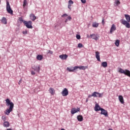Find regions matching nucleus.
Here are the masks:
<instances>
[{
    "label": "nucleus",
    "instance_id": "obj_48",
    "mask_svg": "<svg viewBox=\"0 0 130 130\" xmlns=\"http://www.w3.org/2000/svg\"><path fill=\"white\" fill-rule=\"evenodd\" d=\"M87 38H89V37H90L89 36V35H87Z\"/></svg>",
    "mask_w": 130,
    "mask_h": 130
},
{
    "label": "nucleus",
    "instance_id": "obj_5",
    "mask_svg": "<svg viewBox=\"0 0 130 130\" xmlns=\"http://www.w3.org/2000/svg\"><path fill=\"white\" fill-rule=\"evenodd\" d=\"M92 96L94 98L99 97V98H101V97H103V93H99L96 91H94L92 93Z\"/></svg>",
    "mask_w": 130,
    "mask_h": 130
},
{
    "label": "nucleus",
    "instance_id": "obj_27",
    "mask_svg": "<svg viewBox=\"0 0 130 130\" xmlns=\"http://www.w3.org/2000/svg\"><path fill=\"white\" fill-rule=\"evenodd\" d=\"M50 93H51L52 95H53L54 94V89L52 88H50L49 90Z\"/></svg>",
    "mask_w": 130,
    "mask_h": 130
},
{
    "label": "nucleus",
    "instance_id": "obj_37",
    "mask_svg": "<svg viewBox=\"0 0 130 130\" xmlns=\"http://www.w3.org/2000/svg\"><path fill=\"white\" fill-rule=\"evenodd\" d=\"M23 34H24V35H26V34H27L28 33V32L27 31V30H25V31H23L22 32Z\"/></svg>",
    "mask_w": 130,
    "mask_h": 130
},
{
    "label": "nucleus",
    "instance_id": "obj_49",
    "mask_svg": "<svg viewBox=\"0 0 130 130\" xmlns=\"http://www.w3.org/2000/svg\"><path fill=\"white\" fill-rule=\"evenodd\" d=\"M0 3H1V0H0Z\"/></svg>",
    "mask_w": 130,
    "mask_h": 130
},
{
    "label": "nucleus",
    "instance_id": "obj_30",
    "mask_svg": "<svg viewBox=\"0 0 130 130\" xmlns=\"http://www.w3.org/2000/svg\"><path fill=\"white\" fill-rule=\"evenodd\" d=\"M19 20L20 22H22L23 23H24V22H26V21L23 20V18H22V17H20L19 18Z\"/></svg>",
    "mask_w": 130,
    "mask_h": 130
},
{
    "label": "nucleus",
    "instance_id": "obj_16",
    "mask_svg": "<svg viewBox=\"0 0 130 130\" xmlns=\"http://www.w3.org/2000/svg\"><path fill=\"white\" fill-rule=\"evenodd\" d=\"M32 69L35 72H37V73L40 72V66L35 67Z\"/></svg>",
    "mask_w": 130,
    "mask_h": 130
},
{
    "label": "nucleus",
    "instance_id": "obj_22",
    "mask_svg": "<svg viewBox=\"0 0 130 130\" xmlns=\"http://www.w3.org/2000/svg\"><path fill=\"white\" fill-rule=\"evenodd\" d=\"M83 119V116L79 115L77 116V120L78 121H82Z\"/></svg>",
    "mask_w": 130,
    "mask_h": 130
},
{
    "label": "nucleus",
    "instance_id": "obj_17",
    "mask_svg": "<svg viewBox=\"0 0 130 130\" xmlns=\"http://www.w3.org/2000/svg\"><path fill=\"white\" fill-rule=\"evenodd\" d=\"M30 18L32 21H35L36 20V16L34 14H30Z\"/></svg>",
    "mask_w": 130,
    "mask_h": 130
},
{
    "label": "nucleus",
    "instance_id": "obj_8",
    "mask_svg": "<svg viewBox=\"0 0 130 130\" xmlns=\"http://www.w3.org/2000/svg\"><path fill=\"white\" fill-rule=\"evenodd\" d=\"M90 37L92 38V39H93L94 40H98L99 39V36H98V35H96L95 34H92L90 35Z\"/></svg>",
    "mask_w": 130,
    "mask_h": 130
},
{
    "label": "nucleus",
    "instance_id": "obj_44",
    "mask_svg": "<svg viewBox=\"0 0 130 130\" xmlns=\"http://www.w3.org/2000/svg\"><path fill=\"white\" fill-rule=\"evenodd\" d=\"M68 20H68V19H66V20L64 21V22H65L66 23H67Z\"/></svg>",
    "mask_w": 130,
    "mask_h": 130
},
{
    "label": "nucleus",
    "instance_id": "obj_33",
    "mask_svg": "<svg viewBox=\"0 0 130 130\" xmlns=\"http://www.w3.org/2000/svg\"><path fill=\"white\" fill-rule=\"evenodd\" d=\"M76 38H77V39L79 40V39H81V36H80L79 35H76Z\"/></svg>",
    "mask_w": 130,
    "mask_h": 130
},
{
    "label": "nucleus",
    "instance_id": "obj_31",
    "mask_svg": "<svg viewBox=\"0 0 130 130\" xmlns=\"http://www.w3.org/2000/svg\"><path fill=\"white\" fill-rule=\"evenodd\" d=\"M69 5H74V2L72 0L69 1Z\"/></svg>",
    "mask_w": 130,
    "mask_h": 130
},
{
    "label": "nucleus",
    "instance_id": "obj_20",
    "mask_svg": "<svg viewBox=\"0 0 130 130\" xmlns=\"http://www.w3.org/2000/svg\"><path fill=\"white\" fill-rule=\"evenodd\" d=\"M125 18L126 20V22H130V16L128 14H125Z\"/></svg>",
    "mask_w": 130,
    "mask_h": 130
},
{
    "label": "nucleus",
    "instance_id": "obj_11",
    "mask_svg": "<svg viewBox=\"0 0 130 130\" xmlns=\"http://www.w3.org/2000/svg\"><path fill=\"white\" fill-rule=\"evenodd\" d=\"M76 68H77V70H78V69H79V70H83V71H85V70H86V69H88V67L86 66H76Z\"/></svg>",
    "mask_w": 130,
    "mask_h": 130
},
{
    "label": "nucleus",
    "instance_id": "obj_12",
    "mask_svg": "<svg viewBox=\"0 0 130 130\" xmlns=\"http://www.w3.org/2000/svg\"><path fill=\"white\" fill-rule=\"evenodd\" d=\"M116 30V27H115V25L113 24L111 27L110 29V33L111 34H112L114 31H115Z\"/></svg>",
    "mask_w": 130,
    "mask_h": 130
},
{
    "label": "nucleus",
    "instance_id": "obj_18",
    "mask_svg": "<svg viewBox=\"0 0 130 130\" xmlns=\"http://www.w3.org/2000/svg\"><path fill=\"white\" fill-rule=\"evenodd\" d=\"M120 4V1L119 0H115L114 6L115 7H118V5Z\"/></svg>",
    "mask_w": 130,
    "mask_h": 130
},
{
    "label": "nucleus",
    "instance_id": "obj_45",
    "mask_svg": "<svg viewBox=\"0 0 130 130\" xmlns=\"http://www.w3.org/2000/svg\"><path fill=\"white\" fill-rule=\"evenodd\" d=\"M88 101H89V100H88V99H87L86 100V103L88 102Z\"/></svg>",
    "mask_w": 130,
    "mask_h": 130
},
{
    "label": "nucleus",
    "instance_id": "obj_10",
    "mask_svg": "<svg viewBox=\"0 0 130 130\" xmlns=\"http://www.w3.org/2000/svg\"><path fill=\"white\" fill-rule=\"evenodd\" d=\"M95 57L98 61H101L100 60V53L98 51L95 52Z\"/></svg>",
    "mask_w": 130,
    "mask_h": 130
},
{
    "label": "nucleus",
    "instance_id": "obj_7",
    "mask_svg": "<svg viewBox=\"0 0 130 130\" xmlns=\"http://www.w3.org/2000/svg\"><path fill=\"white\" fill-rule=\"evenodd\" d=\"M61 94L63 96H68L69 95V91L68 90V89L64 88L61 92Z\"/></svg>",
    "mask_w": 130,
    "mask_h": 130
},
{
    "label": "nucleus",
    "instance_id": "obj_1",
    "mask_svg": "<svg viewBox=\"0 0 130 130\" xmlns=\"http://www.w3.org/2000/svg\"><path fill=\"white\" fill-rule=\"evenodd\" d=\"M5 101L6 102L7 106H9V108L6 109L5 114H6V115H9V114L13 111V109H14V103L11 102V100L9 99H6Z\"/></svg>",
    "mask_w": 130,
    "mask_h": 130
},
{
    "label": "nucleus",
    "instance_id": "obj_4",
    "mask_svg": "<svg viewBox=\"0 0 130 130\" xmlns=\"http://www.w3.org/2000/svg\"><path fill=\"white\" fill-rule=\"evenodd\" d=\"M24 24L28 29H32L33 28V26H32V21H24Z\"/></svg>",
    "mask_w": 130,
    "mask_h": 130
},
{
    "label": "nucleus",
    "instance_id": "obj_36",
    "mask_svg": "<svg viewBox=\"0 0 130 130\" xmlns=\"http://www.w3.org/2000/svg\"><path fill=\"white\" fill-rule=\"evenodd\" d=\"M68 9H69L70 10L72 9V5L71 4L68 5Z\"/></svg>",
    "mask_w": 130,
    "mask_h": 130
},
{
    "label": "nucleus",
    "instance_id": "obj_24",
    "mask_svg": "<svg viewBox=\"0 0 130 130\" xmlns=\"http://www.w3.org/2000/svg\"><path fill=\"white\" fill-rule=\"evenodd\" d=\"M102 66L103 68H106L107 67V62L104 61L102 63Z\"/></svg>",
    "mask_w": 130,
    "mask_h": 130
},
{
    "label": "nucleus",
    "instance_id": "obj_23",
    "mask_svg": "<svg viewBox=\"0 0 130 130\" xmlns=\"http://www.w3.org/2000/svg\"><path fill=\"white\" fill-rule=\"evenodd\" d=\"M98 26H99V23L96 22L92 23V27H93V28H97Z\"/></svg>",
    "mask_w": 130,
    "mask_h": 130
},
{
    "label": "nucleus",
    "instance_id": "obj_13",
    "mask_svg": "<svg viewBox=\"0 0 130 130\" xmlns=\"http://www.w3.org/2000/svg\"><path fill=\"white\" fill-rule=\"evenodd\" d=\"M77 67H76V66L74 67L73 68V69L70 68L68 67V68H67V70L69 72H70V73H72V72H74V71H76V70H77Z\"/></svg>",
    "mask_w": 130,
    "mask_h": 130
},
{
    "label": "nucleus",
    "instance_id": "obj_3",
    "mask_svg": "<svg viewBox=\"0 0 130 130\" xmlns=\"http://www.w3.org/2000/svg\"><path fill=\"white\" fill-rule=\"evenodd\" d=\"M6 10L8 13H9V14L13 15V10L11 8V6H10V3L8 1L7 2Z\"/></svg>",
    "mask_w": 130,
    "mask_h": 130
},
{
    "label": "nucleus",
    "instance_id": "obj_9",
    "mask_svg": "<svg viewBox=\"0 0 130 130\" xmlns=\"http://www.w3.org/2000/svg\"><path fill=\"white\" fill-rule=\"evenodd\" d=\"M79 111H80V108H77V109L76 108H73L71 112L72 114H75V113H77V112H79Z\"/></svg>",
    "mask_w": 130,
    "mask_h": 130
},
{
    "label": "nucleus",
    "instance_id": "obj_6",
    "mask_svg": "<svg viewBox=\"0 0 130 130\" xmlns=\"http://www.w3.org/2000/svg\"><path fill=\"white\" fill-rule=\"evenodd\" d=\"M121 24H122L123 25L125 26V27L126 28H130L129 22L126 21V20H125L124 19H121Z\"/></svg>",
    "mask_w": 130,
    "mask_h": 130
},
{
    "label": "nucleus",
    "instance_id": "obj_35",
    "mask_svg": "<svg viewBox=\"0 0 130 130\" xmlns=\"http://www.w3.org/2000/svg\"><path fill=\"white\" fill-rule=\"evenodd\" d=\"M105 20L104 19V18H103L102 21V23L103 24V25H104V24L105 23Z\"/></svg>",
    "mask_w": 130,
    "mask_h": 130
},
{
    "label": "nucleus",
    "instance_id": "obj_21",
    "mask_svg": "<svg viewBox=\"0 0 130 130\" xmlns=\"http://www.w3.org/2000/svg\"><path fill=\"white\" fill-rule=\"evenodd\" d=\"M3 125L5 127H9L10 126V123L8 121H5Z\"/></svg>",
    "mask_w": 130,
    "mask_h": 130
},
{
    "label": "nucleus",
    "instance_id": "obj_41",
    "mask_svg": "<svg viewBox=\"0 0 130 130\" xmlns=\"http://www.w3.org/2000/svg\"><path fill=\"white\" fill-rule=\"evenodd\" d=\"M91 97H93V93H92L91 95H89L88 96V98H91Z\"/></svg>",
    "mask_w": 130,
    "mask_h": 130
},
{
    "label": "nucleus",
    "instance_id": "obj_40",
    "mask_svg": "<svg viewBox=\"0 0 130 130\" xmlns=\"http://www.w3.org/2000/svg\"><path fill=\"white\" fill-rule=\"evenodd\" d=\"M69 21H71L72 20V17L69 16L67 18Z\"/></svg>",
    "mask_w": 130,
    "mask_h": 130
},
{
    "label": "nucleus",
    "instance_id": "obj_19",
    "mask_svg": "<svg viewBox=\"0 0 130 130\" xmlns=\"http://www.w3.org/2000/svg\"><path fill=\"white\" fill-rule=\"evenodd\" d=\"M1 22L3 23V24H4L5 25L7 24V18L6 17H3L2 19H1Z\"/></svg>",
    "mask_w": 130,
    "mask_h": 130
},
{
    "label": "nucleus",
    "instance_id": "obj_2",
    "mask_svg": "<svg viewBox=\"0 0 130 130\" xmlns=\"http://www.w3.org/2000/svg\"><path fill=\"white\" fill-rule=\"evenodd\" d=\"M94 110L95 111H100V110H101V114L104 115L106 117L108 116V112H107V111L102 108H101L100 106H99L98 104L95 105Z\"/></svg>",
    "mask_w": 130,
    "mask_h": 130
},
{
    "label": "nucleus",
    "instance_id": "obj_26",
    "mask_svg": "<svg viewBox=\"0 0 130 130\" xmlns=\"http://www.w3.org/2000/svg\"><path fill=\"white\" fill-rule=\"evenodd\" d=\"M26 6H27V0H24L23 4V9H25Z\"/></svg>",
    "mask_w": 130,
    "mask_h": 130
},
{
    "label": "nucleus",
    "instance_id": "obj_46",
    "mask_svg": "<svg viewBox=\"0 0 130 130\" xmlns=\"http://www.w3.org/2000/svg\"><path fill=\"white\" fill-rule=\"evenodd\" d=\"M57 27V25H55V28H56Z\"/></svg>",
    "mask_w": 130,
    "mask_h": 130
},
{
    "label": "nucleus",
    "instance_id": "obj_14",
    "mask_svg": "<svg viewBox=\"0 0 130 130\" xmlns=\"http://www.w3.org/2000/svg\"><path fill=\"white\" fill-rule=\"evenodd\" d=\"M68 55L67 54H64V55H59V57L61 59H62V60H64V59H67V58H68Z\"/></svg>",
    "mask_w": 130,
    "mask_h": 130
},
{
    "label": "nucleus",
    "instance_id": "obj_39",
    "mask_svg": "<svg viewBox=\"0 0 130 130\" xmlns=\"http://www.w3.org/2000/svg\"><path fill=\"white\" fill-rule=\"evenodd\" d=\"M82 4H86V0H81Z\"/></svg>",
    "mask_w": 130,
    "mask_h": 130
},
{
    "label": "nucleus",
    "instance_id": "obj_34",
    "mask_svg": "<svg viewBox=\"0 0 130 130\" xmlns=\"http://www.w3.org/2000/svg\"><path fill=\"white\" fill-rule=\"evenodd\" d=\"M2 118L3 120V121H6L7 120V118L5 116H3Z\"/></svg>",
    "mask_w": 130,
    "mask_h": 130
},
{
    "label": "nucleus",
    "instance_id": "obj_29",
    "mask_svg": "<svg viewBox=\"0 0 130 130\" xmlns=\"http://www.w3.org/2000/svg\"><path fill=\"white\" fill-rule=\"evenodd\" d=\"M77 47H78V48H82V47H83V44L79 43Z\"/></svg>",
    "mask_w": 130,
    "mask_h": 130
},
{
    "label": "nucleus",
    "instance_id": "obj_38",
    "mask_svg": "<svg viewBox=\"0 0 130 130\" xmlns=\"http://www.w3.org/2000/svg\"><path fill=\"white\" fill-rule=\"evenodd\" d=\"M61 17H62V18H63V17H68V14H63L62 16H61Z\"/></svg>",
    "mask_w": 130,
    "mask_h": 130
},
{
    "label": "nucleus",
    "instance_id": "obj_43",
    "mask_svg": "<svg viewBox=\"0 0 130 130\" xmlns=\"http://www.w3.org/2000/svg\"><path fill=\"white\" fill-rule=\"evenodd\" d=\"M31 75H35V73L33 71H31Z\"/></svg>",
    "mask_w": 130,
    "mask_h": 130
},
{
    "label": "nucleus",
    "instance_id": "obj_25",
    "mask_svg": "<svg viewBox=\"0 0 130 130\" xmlns=\"http://www.w3.org/2000/svg\"><path fill=\"white\" fill-rule=\"evenodd\" d=\"M37 58L38 60H41L42 59V58H43V57L42 56V55H38L37 56Z\"/></svg>",
    "mask_w": 130,
    "mask_h": 130
},
{
    "label": "nucleus",
    "instance_id": "obj_32",
    "mask_svg": "<svg viewBox=\"0 0 130 130\" xmlns=\"http://www.w3.org/2000/svg\"><path fill=\"white\" fill-rule=\"evenodd\" d=\"M47 54H53V52L51 50H48Z\"/></svg>",
    "mask_w": 130,
    "mask_h": 130
},
{
    "label": "nucleus",
    "instance_id": "obj_47",
    "mask_svg": "<svg viewBox=\"0 0 130 130\" xmlns=\"http://www.w3.org/2000/svg\"><path fill=\"white\" fill-rule=\"evenodd\" d=\"M108 130H113L112 128H109Z\"/></svg>",
    "mask_w": 130,
    "mask_h": 130
},
{
    "label": "nucleus",
    "instance_id": "obj_28",
    "mask_svg": "<svg viewBox=\"0 0 130 130\" xmlns=\"http://www.w3.org/2000/svg\"><path fill=\"white\" fill-rule=\"evenodd\" d=\"M116 46H119V40H117L115 43Z\"/></svg>",
    "mask_w": 130,
    "mask_h": 130
},
{
    "label": "nucleus",
    "instance_id": "obj_15",
    "mask_svg": "<svg viewBox=\"0 0 130 130\" xmlns=\"http://www.w3.org/2000/svg\"><path fill=\"white\" fill-rule=\"evenodd\" d=\"M118 99L121 104H123V103H124V100H123V96L122 95H119Z\"/></svg>",
    "mask_w": 130,
    "mask_h": 130
},
{
    "label": "nucleus",
    "instance_id": "obj_42",
    "mask_svg": "<svg viewBox=\"0 0 130 130\" xmlns=\"http://www.w3.org/2000/svg\"><path fill=\"white\" fill-rule=\"evenodd\" d=\"M21 83H22V79H20L18 82L19 85L21 84Z\"/></svg>",
    "mask_w": 130,
    "mask_h": 130
}]
</instances>
